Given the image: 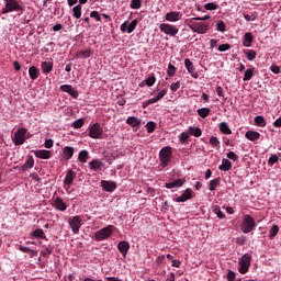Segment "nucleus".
Returning a JSON list of instances; mask_svg holds the SVG:
<instances>
[{"mask_svg":"<svg viewBox=\"0 0 281 281\" xmlns=\"http://www.w3.org/2000/svg\"><path fill=\"white\" fill-rule=\"evenodd\" d=\"M113 232H115V226L108 225L94 233V240H97V243L108 240V238H111L113 236Z\"/></svg>","mask_w":281,"mask_h":281,"instance_id":"f257e3e1","label":"nucleus"},{"mask_svg":"<svg viewBox=\"0 0 281 281\" xmlns=\"http://www.w3.org/2000/svg\"><path fill=\"white\" fill-rule=\"evenodd\" d=\"M238 272L241 276L249 273V269H251V254H244L238 260Z\"/></svg>","mask_w":281,"mask_h":281,"instance_id":"f03ea898","label":"nucleus"},{"mask_svg":"<svg viewBox=\"0 0 281 281\" xmlns=\"http://www.w3.org/2000/svg\"><path fill=\"white\" fill-rule=\"evenodd\" d=\"M186 23L191 31L195 32V34H207L210 31V23L207 22H188L187 20Z\"/></svg>","mask_w":281,"mask_h":281,"instance_id":"7ed1b4c3","label":"nucleus"},{"mask_svg":"<svg viewBox=\"0 0 281 281\" xmlns=\"http://www.w3.org/2000/svg\"><path fill=\"white\" fill-rule=\"evenodd\" d=\"M26 139H30V133L27 128L21 127L14 133L12 142L14 146H23Z\"/></svg>","mask_w":281,"mask_h":281,"instance_id":"20e7f679","label":"nucleus"},{"mask_svg":"<svg viewBox=\"0 0 281 281\" xmlns=\"http://www.w3.org/2000/svg\"><path fill=\"white\" fill-rule=\"evenodd\" d=\"M160 167L168 168V165L172 160V147L167 146L159 151Z\"/></svg>","mask_w":281,"mask_h":281,"instance_id":"39448f33","label":"nucleus"},{"mask_svg":"<svg viewBox=\"0 0 281 281\" xmlns=\"http://www.w3.org/2000/svg\"><path fill=\"white\" fill-rule=\"evenodd\" d=\"M256 228V220L251 215H245L240 224V231L243 234H249Z\"/></svg>","mask_w":281,"mask_h":281,"instance_id":"423d86ee","label":"nucleus"},{"mask_svg":"<svg viewBox=\"0 0 281 281\" xmlns=\"http://www.w3.org/2000/svg\"><path fill=\"white\" fill-rule=\"evenodd\" d=\"M5 5L2 9V14H10V12H23V5L19 0H4Z\"/></svg>","mask_w":281,"mask_h":281,"instance_id":"0eeeda50","label":"nucleus"},{"mask_svg":"<svg viewBox=\"0 0 281 281\" xmlns=\"http://www.w3.org/2000/svg\"><path fill=\"white\" fill-rule=\"evenodd\" d=\"M166 95H168V89H162L154 98L144 101L142 103V108L148 109V106H150V104H157V102H159L160 100H164V98H166Z\"/></svg>","mask_w":281,"mask_h":281,"instance_id":"6e6552de","label":"nucleus"},{"mask_svg":"<svg viewBox=\"0 0 281 281\" xmlns=\"http://www.w3.org/2000/svg\"><path fill=\"white\" fill-rule=\"evenodd\" d=\"M68 225L72 234H80V227H82V217L80 215H75L68 220Z\"/></svg>","mask_w":281,"mask_h":281,"instance_id":"1a4fd4ad","label":"nucleus"},{"mask_svg":"<svg viewBox=\"0 0 281 281\" xmlns=\"http://www.w3.org/2000/svg\"><path fill=\"white\" fill-rule=\"evenodd\" d=\"M103 134L104 130L100 123H94L89 127V137H91V139H102Z\"/></svg>","mask_w":281,"mask_h":281,"instance_id":"9d476101","label":"nucleus"},{"mask_svg":"<svg viewBox=\"0 0 281 281\" xmlns=\"http://www.w3.org/2000/svg\"><path fill=\"white\" fill-rule=\"evenodd\" d=\"M159 30L160 32H162V34H166L167 36H177L179 34V29L172 24L169 23H161L159 25Z\"/></svg>","mask_w":281,"mask_h":281,"instance_id":"9b49d317","label":"nucleus"},{"mask_svg":"<svg viewBox=\"0 0 281 281\" xmlns=\"http://www.w3.org/2000/svg\"><path fill=\"white\" fill-rule=\"evenodd\" d=\"M137 23H139V21H137V19L133 20L131 23H128V21H125L121 24L120 30L123 34H133V32H135V27H137Z\"/></svg>","mask_w":281,"mask_h":281,"instance_id":"f8f14e48","label":"nucleus"},{"mask_svg":"<svg viewBox=\"0 0 281 281\" xmlns=\"http://www.w3.org/2000/svg\"><path fill=\"white\" fill-rule=\"evenodd\" d=\"M59 89L64 93H68L70 95V98H74V100H78V95H80L78 90H76V88H74V86H71V85H61L59 87Z\"/></svg>","mask_w":281,"mask_h":281,"instance_id":"ddd939ff","label":"nucleus"},{"mask_svg":"<svg viewBox=\"0 0 281 281\" xmlns=\"http://www.w3.org/2000/svg\"><path fill=\"white\" fill-rule=\"evenodd\" d=\"M182 16H183L182 12L171 11V12L166 13L165 19L169 23H177V21H181Z\"/></svg>","mask_w":281,"mask_h":281,"instance_id":"4468645a","label":"nucleus"},{"mask_svg":"<svg viewBox=\"0 0 281 281\" xmlns=\"http://www.w3.org/2000/svg\"><path fill=\"white\" fill-rule=\"evenodd\" d=\"M53 207L55 210H58V212H66L69 205H67V202H65L63 198H56L55 200H53Z\"/></svg>","mask_w":281,"mask_h":281,"instance_id":"2eb2a0df","label":"nucleus"},{"mask_svg":"<svg viewBox=\"0 0 281 281\" xmlns=\"http://www.w3.org/2000/svg\"><path fill=\"white\" fill-rule=\"evenodd\" d=\"M184 66L190 76L196 80V78H199V72H196L194 64L189 58H187L184 59Z\"/></svg>","mask_w":281,"mask_h":281,"instance_id":"dca6fc26","label":"nucleus"},{"mask_svg":"<svg viewBox=\"0 0 281 281\" xmlns=\"http://www.w3.org/2000/svg\"><path fill=\"white\" fill-rule=\"evenodd\" d=\"M101 187L104 192H115L117 189V183H115V181L102 180Z\"/></svg>","mask_w":281,"mask_h":281,"instance_id":"f3484780","label":"nucleus"},{"mask_svg":"<svg viewBox=\"0 0 281 281\" xmlns=\"http://www.w3.org/2000/svg\"><path fill=\"white\" fill-rule=\"evenodd\" d=\"M117 249L123 258H126V256H128V250L131 249V244L126 240H122L117 244Z\"/></svg>","mask_w":281,"mask_h":281,"instance_id":"a211bd4d","label":"nucleus"},{"mask_svg":"<svg viewBox=\"0 0 281 281\" xmlns=\"http://www.w3.org/2000/svg\"><path fill=\"white\" fill-rule=\"evenodd\" d=\"M75 151H76V149H74V147L65 146L61 149V158L64 159V161H69V159H71L74 157Z\"/></svg>","mask_w":281,"mask_h":281,"instance_id":"6ab92c4d","label":"nucleus"},{"mask_svg":"<svg viewBox=\"0 0 281 281\" xmlns=\"http://www.w3.org/2000/svg\"><path fill=\"white\" fill-rule=\"evenodd\" d=\"M192 199V189L188 188L184 192L175 199L176 203H186Z\"/></svg>","mask_w":281,"mask_h":281,"instance_id":"aec40b11","label":"nucleus"},{"mask_svg":"<svg viewBox=\"0 0 281 281\" xmlns=\"http://www.w3.org/2000/svg\"><path fill=\"white\" fill-rule=\"evenodd\" d=\"M89 168L90 170H93V172H98V170H102V168H104V162H102L101 159H92L90 162H89Z\"/></svg>","mask_w":281,"mask_h":281,"instance_id":"412c9836","label":"nucleus"},{"mask_svg":"<svg viewBox=\"0 0 281 281\" xmlns=\"http://www.w3.org/2000/svg\"><path fill=\"white\" fill-rule=\"evenodd\" d=\"M34 155L37 159H52V150L47 149H37L34 151Z\"/></svg>","mask_w":281,"mask_h":281,"instance_id":"4be33fe9","label":"nucleus"},{"mask_svg":"<svg viewBox=\"0 0 281 281\" xmlns=\"http://www.w3.org/2000/svg\"><path fill=\"white\" fill-rule=\"evenodd\" d=\"M75 179H76V172L74 170L69 169L64 179V186H68V188H70L71 183H74Z\"/></svg>","mask_w":281,"mask_h":281,"instance_id":"5701e85b","label":"nucleus"},{"mask_svg":"<svg viewBox=\"0 0 281 281\" xmlns=\"http://www.w3.org/2000/svg\"><path fill=\"white\" fill-rule=\"evenodd\" d=\"M30 238H37L41 240H46L47 236L45 235V231H43L42 228H37L30 233Z\"/></svg>","mask_w":281,"mask_h":281,"instance_id":"b1692460","label":"nucleus"},{"mask_svg":"<svg viewBox=\"0 0 281 281\" xmlns=\"http://www.w3.org/2000/svg\"><path fill=\"white\" fill-rule=\"evenodd\" d=\"M184 183H186V180L177 179V180H173L172 182L165 183V188H167V190H172V188H182Z\"/></svg>","mask_w":281,"mask_h":281,"instance_id":"393cba45","label":"nucleus"},{"mask_svg":"<svg viewBox=\"0 0 281 281\" xmlns=\"http://www.w3.org/2000/svg\"><path fill=\"white\" fill-rule=\"evenodd\" d=\"M126 124L132 126V128H139V126H142V120L137 119V116H128Z\"/></svg>","mask_w":281,"mask_h":281,"instance_id":"a878e982","label":"nucleus"},{"mask_svg":"<svg viewBox=\"0 0 281 281\" xmlns=\"http://www.w3.org/2000/svg\"><path fill=\"white\" fill-rule=\"evenodd\" d=\"M245 137L249 142H258V139H260V133L257 131L249 130L246 132Z\"/></svg>","mask_w":281,"mask_h":281,"instance_id":"bb28decb","label":"nucleus"},{"mask_svg":"<svg viewBox=\"0 0 281 281\" xmlns=\"http://www.w3.org/2000/svg\"><path fill=\"white\" fill-rule=\"evenodd\" d=\"M218 170H222V172H229V170H232V161L227 158H223L222 165L218 166Z\"/></svg>","mask_w":281,"mask_h":281,"instance_id":"cd10ccee","label":"nucleus"},{"mask_svg":"<svg viewBox=\"0 0 281 281\" xmlns=\"http://www.w3.org/2000/svg\"><path fill=\"white\" fill-rule=\"evenodd\" d=\"M255 74H256V67L251 66L250 68H247L243 78L244 82H249V80L254 78Z\"/></svg>","mask_w":281,"mask_h":281,"instance_id":"c85d7f7f","label":"nucleus"},{"mask_svg":"<svg viewBox=\"0 0 281 281\" xmlns=\"http://www.w3.org/2000/svg\"><path fill=\"white\" fill-rule=\"evenodd\" d=\"M251 43H254V34L251 32L245 33L243 38L244 47H251Z\"/></svg>","mask_w":281,"mask_h":281,"instance_id":"c756f323","label":"nucleus"},{"mask_svg":"<svg viewBox=\"0 0 281 281\" xmlns=\"http://www.w3.org/2000/svg\"><path fill=\"white\" fill-rule=\"evenodd\" d=\"M91 54H93L91 48H86L85 50L77 52L75 56L76 58L85 59V58H91Z\"/></svg>","mask_w":281,"mask_h":281,"instance_id":"7c9ffc66","label":"nucleus"},{"mask_svg":"<svg viewBox=\"0 0 281 281\" xmlns=\"http://www.w3.org/2000/svg\"><path fill=\"white\" fill-rule=\"evenodd\" d=\"M209 144L211 148H215V150H221V140L216 136H211L209 139Z\"/></svg>","mask_w":281,"mask_h":281,"instance_id":"2f4dec72","label":"nucleus"},{"mask_svg":"<svg viewBox=\"0 0 281 281\" xmlns=\"http://www.w3.org/2000/svg\"><path fill=\"white\" fill-rule=\"evenodd\" d=\"M188 132L189 135L193 137H201V135H203V131L201 130V127L189 126Z\"/></svg>","mask_w":281,"mask_h":281,"instance_id":"473e14b6","label":"nucleus"},{"mask_svg":"<svg viewBox=\"0 0 281 281\" xmlns=\"http://www.w3.org/2000/svg\"><path fill=\"white\" fill-rule=\"evenodd\" d=\"M53 69H54V63L53 61H43L42 63L43 74H52Z\"/></svg>","mask_w":281,"mask_h":281,"instance_id":"72a5a7b5","label":"nucleus"},{"mask_svg":"<svg viewBox=\"0 0 281 281\" xmlns=\"http://www.w3.org/2000/svg\"><path fill=\"white\" fill-rule=\"evenodd\" d=\"M254 122H255V126H259L260 128H265V126H267V120L262 115H257L254 119Z\"/></svg>","mask_w":281,"mask_h":281,"instance_id":"f704fd0d","label":"nucleus"},{"mask_svg":"<svg viewBox=\"0 0 281 281\" xmlns=\"http://www.w3.org/2000/svg\"><path fill=\"white\" fill-rule=\"evenodd\" d=\"M29 76L31 80H36L41 76V72L38 71V68H36V66H31L29 68Z\"/></svg>","mask_w":281,"mask_h":281,"instance_id":"c9c22d12","label":"nucleus"},{"mask_svg":"<svg viewBox=\"0 0 281 281\" xmlns=\"http://www.w3.org/2000/svg\"><path fill=\"white\" fill-rule=\"evenodd\" d=\"M89 159V151L87 149H82L78 154V161L80 164H87V160Z\"/></svg>","mask_w":281,"mask_h":281,"instance_id":"e433bc0d","label":"nucleus"},{"mask_svg":"<svg viewBox=\"0 0 281 281\" xmlns=\"http://www.w3.org/2000/svg\"><path fill=\"white\" fill-rule=\"evenodd\" d=\"M199 117H202V120H205V117L210 116V113H212V109L210 108H201L196 111Z\"/></svg>","mask_w":281,"mask_h":281,"instance_id":"4c0bfd02","label":"nucleus"},{"mask_svg":"<svg viewBox=\"0 0 281 281\" xmlns=\"http://www.w3.org/2000/svg\"><path fill=\"white\" fill-rule=\"evenodd\" d=\"M20 251H22V254H30L31 258H34V256H38V251L34 250L32 248L29 247H24V246H19Z\"/></svg>","mask_w":281,"mask_h":281,"instance_id":"58836bf2","label":"nucleus"},{"mask_svg":"<svg viewBox=\"0 0 281 281\" xmlns=\"http://www.w3.org/2000/svg\"><path fill=\"white\" fill-rule=\"evenodd\" d=\"M220 132L223 135H232V128H229V125L226 122L220 123Z\"/></svg>","mask_w":281,"mask_h":281,"instance_id":"ea45409f","label":"nucleus"},{"mask_svg":"<svg viewBox=\"0 0 281 281\" xmlns=\"http://www.w3.org/2000/svg\"><path fill=\"white\" fill-rule=\"evenodd\" d=\"M155 82H157V78L155 76L148 77L147 79H145L142 83H139V87H153V85H155Z\"/></svg>","mask_w":281,"mask_h":281,"instance_id":"a19ab883","label":"nucleus"},{"mask_svg":"<svg viewBox=\"0 0 281 281\" xmlns=\"http://www.w3.org/2000/svg\"><path fill=\"white\" fill-rule=\"evenodd\" d=\"M218 186H221V178H215L210 181L209 190L211 192H214V190H216L218 188Z\"/></svg>","mask_w":281,"mask_h":281,"instance_id":"79ce46f5","label":"nucleus"},{"mask_svg":"<svg viewBox=\"0 0 281 281\" xmlns=\"http://www.w3.org/2000/svg\"><path fill=\"white\" fill-rule=\"evenodd\" d=\"M72 16L75 19H80V16H82V5L77 4L72 8Z\"/></svg>","mask_w":281,"mask_h":281,"instance_id":"37998d69","label":"nucleus"},{"mask_svg":"<svg viewBox=\"0 0 281 281\" xmlns=\"http://www.w3.org/2000/svg\"><path fill=\"white\" fill-rule=\"evenodd\" d=\"M34 166V157L29 156L24 165L22 166V170H30Z\"/></svg>","mask_w":281,"mask_h":281,"instance_id":"c03bdc74","label":"nucleus"},{"mask_svg":"<svg viewBox=\"0 0 281 281\" xmlns=\"http://www.w3.org/2000/svg\"><path fill=\"white\" fill-rule=\"evenodd\" d=\"M167 76H169V78H175V76H177V67H175V65L172 64L168 65Z\"/></svg>","mask_w":281,"mask_h":281,"instance_id":"a18cd8bd","label":"nucleus"},{"mask_svg":"<svg viewBox=\"0 0 281 281\" xmlns=\"http://www.w3.org/2000/svg\"><path fill=\"white\" fill-rule=\"evenodd\" d=\"M278 232H280V226H278V224H273L269 232V238L273 240V237L278 236Z\"/></svg>","mask_w":281,"mask_h":281,"instance_id":"49530a36","label":"nucleus"},{"mask_svg":"<svg viewBox=\"0 0 281 281\" xmlns=\"http://www.w3.org/2000/svg\"><path fill=\"white\" fill-rule=\"evenodd\" d=\"M190 139V132H182L179 135V142L180 144H188V140Z\"/></svg>","mask_w":281,"mask_h":281,"instance_id":"de8ad7c7","label":"nucleus"},{"mask_svg":"<svg viewBox=\"0 0 281 281\" xmlns=\"http://www.w3.org/2000/svg\"><path fill=\"white\" fill-rule=\"evenodd\" d=\"M213 213L217 216V218L223 220L225 218V213H223V211H221V206L215 205L213 206Z\"/></svg>","mask_w":281,"mask_h":281,"instance_id":"09e8293b","label":"nucleus"},{"mask_svg":"<svg viewBox=\"0 0 281 281\" xmlns=\"http://www.w3.org/2000/svg\"><path fill=\"white\" fill-rule=\"evenodd\" d=\"M130 8L131 10H139L142 8V0H131Z\"/></svg>","mask_w":281,"mask_h":281,"instance_id":"8fccbe9b","label":"nucleus"},{"mask_svg":"<svg viewBox=\"0 0 281 281\" xmlns=\"http://www.w3.org/2000/svg\"><path fill=\"white\" fill-rule=\"evenodd\" d=\"M278 161H280V158L278 157V155L272 154V155L270 156V158L268 159V166H269L270 168H272V166H273L274 164H278Z\"/></svg>","mask_w":281,"mask_h":281,"instance_id":"3c124183","label":"nucleus"},{"mask_svg":"<svg viewBox=\"0 0 281 281\" xmlns=\"http://www.w3.org/2000/svg\"><path fill=\"white\" fill-rule=\"evenodd\" d=\"M90 19H94L98 23H102V15L98 11H91Z\"/></svg>","mask_w":281,"mask_h":281,"instance_id":"603ef678","label":"nucleus"},{"mask_svg":"<svg viewBox=\"0 0 281 281\" xmlns=\"http://www.w3.org/2000/svg\"><path fill=\"white\" fill-rule=\"evenodd\" d=\"M216 30L217 32H225L227 30V25H225V22L223 20L217 21Z\"/></svg>","mask_w":281,"mask_h":281,"instance_id":"864d4df0","label":"nucleus"},{"mask_svg":"<svg viewBox=\"0 0 281 281\" xmlns=\"http://www.w3.org/2000/svg\"><path fill=\"white\" fill-rule=\"evenodd\" d=\"M85 126V119H79V120H76L74 123H72V128H82Z\"/></svg>","mask_w":281,"mask_h":281,"instance_id":"5fc2aeb1","label":"nucleus"},{"mask_svg":"<svg viewBox=\"0 0 281 281\" xmlns=\"http://www.w3.org/2000/svg\"><path fill=\"white\" fill-rule=\"evenodd\" d=\"M147 133H155V128H157V123L149 121L146 124Z\"/></svg>","mask_w":281,"mask_h":281,"instance_id":"6e6d98bb","label":"nucleus"},{"mask_svg":"<svg viewBox=\"0 0 281 281\" xmlns=\"http://www.w3.org/2000/svg\"><path fill=\"white\" fill-rule=\"evenodd\" d=\"M256 56H257V53L254 49H249L246 52V58L250 61L256 60Z\"/></svg>","mask_w":281,"mask_h":281,"instance_id":"4d7b16f0","label":"nucleus"},{"mask_svg":"<svg viewBox=\"0 0 281 281\" xmlns=\"http://www.w3.org/2000/svg\"><path fill=\"white\" fill-rule=\"evenodd\" d=\"M180 88H181V81H176V82H172V83L170 85V91H171L172 93L179 91Z\"/></svg>","mask_w":281,"mask_h":281,"instance_id":"13d9d810","label":"nucleus"},{"mask_svg":"<svg viewBox=\"0 0 281 281\" xmlns=\"http://www.w3.org/2000/svg\"><path fill=\"white\" fill-rule=\"evenodd\" d=\"M204 9L205 10H218V4L214 3V2H209L206 4H204Z\"/></svg>","mask_w":281,"mask_h":281,"instance_id":"bf43d9fd","label":"nucleus"},{"mask_svg":"<svg viewBox=\"0 0 281 281\" xmlns=\"http://www.w3.org/2000/svg\"><path fill=\"white\" fill-rule=\"evenodd\" d=\"M210 15H204V16H196V18H191L187 20L188 23H192V21H209Z\"/></svg>","mask_w":281,"mask_h":281,"instance_id":"052dcab7","label":"nucleus"},{"mask_svg":"<svg viewBox=\"0 0 281 281\" xmlns=\"http://www.w3.org/2000/svg\"><path fill=\"white\" fill-rule=\"evenodd\" d=\"M226 280L227 281H236V272H234L233 270H228Z\"/></svg>","mask_w":281,"mask_h":281,"instance_id":"680f3d73","label":"nucleus"},{"mask_svg":"<svg viewBox=\"0 0 281 281\" xmlns=\"http://www.w3.org/2000/svg\"><path fill=\"white\" fill-rule=\"evenodd\" d=\"M227 159H231V161H238V155L234 151H229L226 154Z\"/></svg>","mask_w":281,"mask_h":281,"instance_id":"e2e57ef3","label":"nucleus"},{"mask_svg":"<svg viewBox=\"0 0 281 281\" xmlns=\"http://www.w3.org/2000/svg\"><path fill=\"white\" fill-rule=\"evenodd\" d=\"M156 265H158V267H160V265H164L166 262V256L160 255L156 258L155 260Z\"/></svg>","mask_w":281,"mask_h":281,"instance_id":"0e129e2a","label":"nucleus"},{"mask_svg":"<svg viewBox=\"0 0 281 281\" xmlns=\"http://www.w3.org/2000/svg\"><path fill=\"white\" fill-rule=\"evenodd\" d=\"M215 91H216L218 98H225V90H223V87L217 86V87L215 88Z\"/></svg>","mask_w":281,"mask_h":281,"instance_id":"69168bd1","label":"nucleus"},{"mask_svg":"<svg viewBox=\"0 0 281 281\" xmlns=\"http://www.w3.org/2000/svg\"><path fill=\"white\" fill-rule=\"evenodd\" d=\"M217 49H218V52H227L228 49H232V45L221 44Z\"/></svg>","mask_w":281,"mask_h":281,"instance_id":"338daca9","label":"nucleus"},{"mask_svg":"<svg viewBox=\"0 0 281 281\" xmlns=\"http://www.w3.org/2000/svg\"><path fill=\"white\" fill-rule=\"evenodd\" d=\"M270 71H272V74H281V69H280V66L273 64L271 67H270Z\"/></svg>","mask_w":281,"mask_h":281,"instance_id":"774afa93","label":"nucleus"}]
</instances>
